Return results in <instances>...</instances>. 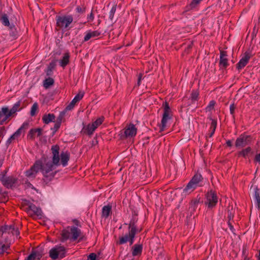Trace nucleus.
I'll use <instances>...</instances> for the list:
<instances>
[{
    "label": "nucleus",
    "instance_id": "obj_8",
    "mask_svg": "<svg viewBox=\"0 0 260 260\" xmlns=\"http://www.w3.org/2000/svg\"><path fill=\"white\" fill-rule=\"evenodd\" d=\"M41 167V160H37L29 170L25 171V176L31 180L34 179L40 170Z\"/></svg>",
    "mask_w": 260,
    "mask_h": 260
},
{
    "label": "nucleus",
    "instance_id": "obj_14",
    "mask_svg": "<svg viewBox=\"0 0 260 260\" xmlns=\"http://www.w3.org/2000/svg\"><path fill=\"white\" fill-rule=\"evenodd\" d=\"M252 57L251 53L249 52H245L243 56L241 58L238 63L237 64L236 68L240 71L244 68L248 63L249 59Z\"/></svg>",
    "mask_w": 260,
    "mask_h": 260
},
{
    "label": "nucleus",
    "instance_id": "obj_38",
    "mask_svg": "<svg viewBox=\"0 0 260 260\" xmlns=\"http://www.w3.org/2000/svg\"><path fill=\"white\" fill-rule=\"evenodd\" d=\"M104 119L105 118L103 116H101V117L98 118L95 121L92 123V126H96V128L102 124L104 120Z\"/></svg>",
    "mask_w": 260,
    "mask_h": 260
},
{
    "label": "nucleus",
    "instance_id": "obj_25",
    "mask_svg": "<svg viewBox=\"0 0 260 260\" xmlns=\"http://www.w3.org/2000/svg\"><path fill=\"white\" fill-rule=\"evenodd\" d=\"M96 126H93L92 125V123L88 124L86 126H84L82 132L83 133L85 134L88 135H91L93 132L95 130Z\"/></svg>",
    "mask_w": 260,
    "mask_h": 260
},
{
    "label": "nucleus",
    "instance_id": "obj_41",
    "mask_svg": "<svg viewBox=\"0 0 260 260\" xmlns=\"http://www.w3.org/2000/svg\"><path fill=\"white\" fill-rule=\"evenodd\" d=\"M76 12L79 14H84L85 12L86 7L84 5L78 6L76 9Z\"/></svg>",
    "mask_w": 260,
    "mask_h": 260
},
{
    "label": "nucleus",
    "instance_id": "obj_30",
    "mask_svg": "<svg viewBox=\"0 0 260 260\" xmlns=\"http://www.w3.org/2000/svg\"><path fill=\"white\" fill-rule=\"evenodd\" d=\"M202 0H192L191 3L185 7L184 12H187L196 8Z\"/></svg>",
    "mask_w": 260,
    "mask_h": 260
},
{
    "label": "nucleus",
    "instance_id": "obj_5",
    "mask_svg": "<svg viewBox=\"0 0 260 260\" xmlns=\"http://www.w3.org/2000/svg\"><path fill=\"white\" fill-rule=\"evenodd\" d=\"M66 249L61 245H56L49 251V256L53 260L58 258H62L66 256Z\"/></svg>",
    "mask_w": 260,
    "mask_h": 260
},
{
    "label": "nucleus",
    "instance_id": "obj_21",
    "mask_svg": "<svg viewBox=\"0 0 260 260\" xmlns=\"http://www.w3.org/2000/svg\"><path fill=\"white\" fill-rule=\"evenodd\" d=\"M55 118L54 114H45L42 117V120L44 123L48 124L51 122H55Z\"/></svg>",
    "mask_w": 260,
    "mask_h": 260
},
{
    "label": "nucleus",
    "instance_id": "obj_7",
    "mask_svg": "<svg viewBox=\"0 0 260 260\" xmlns=\"http://www.w3.org/2000/svg\"><path fill=\"white\" fill-rule=\"evenodd\" d=\"M252 140V138L250 135L242 134L237 138L235 142V146L238 148L244 147L250 144Z\"/></svg>",
    "mask_w": 260,
    "mask_h": 260
},
{
    "label": "nucleus",
    "instance_id": "obj_26",
    "mask_svg": "<svg viewBox=\"0 0 260 260\" xmlns=\"http://www.w3.org/2000/svg\"><path fill=\"white\" fill-rule=\"evenodd\" d=\"M112 213V206L108 205L104 206L102 208V216L105 218L108 217L110 214Z\"/></svg>",
    "mask_w": 260,
    "mask_h": 260
},
{
    "label": "nucleus",
    "instance_id": "obj_47",
    "mask_svg": "<svg viewBox=\"0 0 260 260\" xmlns=\"http://www.w3.org/2000/svg\"><path fill=\"white\" fill-rule=\"evenodd\" d=\"M61 124H59L57 122H55L54 125V127L51 128V130H52L53 132V135H54L59 128L60 127Z\"/></svg>",
    "mask_w": 260,
    "mask_h": 260
},
{
    "label": "nucleus",
    "instance_id": "obj_40",
    "mask_svg": "<svg viewBox=\"0 0 260 260\" xmlns=\"http://www.w3.org/2000/svg\"><path fill=\"white\" fill-rule=\"evenodd\" d=\"M199 92L197 90H193L191 92L190 99L192 101H197L198 100Z\"/></svg>",
    "mask_w": 260,
    "mask_h": 260
},
{
    "label": "nucleus",
    "instance_id": "obj_11",
    "mask_svg": "<svg viewBox=\"0 0 260 260\" xmlns=\"http://www.w3.org/2000/svg\"><path fill=\"white\" fill-rule=\"evenodd\" d=\"M28 122H24L22 125L19 128L7 141L6 145L7 147H8L13 141L19 138L21 134L22 131L23 129H27L28 127Z\"/></svg>",
    "mask_w": 260,
    "mask_h": 260
},
{
    "label": "nucleus",
    "instance_id": "obj_31",
    "mask_svg": "<svg viewBox=\"0 0 260 260\" xmlns=\"http://www.w3.org/2000/svg\"><path fill=\"white\" fill-rule=\"evenodd\" d=\"M209 119L211 121V126L210 128V133L208 134V136L211 138L214 135L215 129L217 126V120L213 119L212 117H209Z\"/></svg>",
    "mask_w": 260,
    "mask_h": 260
},
{
    "label": "nucleus",
    "instance_id": "obj_9",
    "mask_svg": "<svg viewBox=\"0 0 260 260\" xmlns=\"http://www.w3.org/2000/svg\"><path fill=\"white\" fill-rule=\"evenodd\" d=\"M206 197L205 205H207L209 208H212L215 207L218 201L215 192L213 190H210L207 193Z\"/></svg>",
    "mask_w": 260,
    "mask_h": 260
},
{
    "label": "nucleus",
    "instance_id": "obj_15",
    "mask_svg": "<svg viewBox=\"0 0 260 260\" xmlns=\"http://www.w3.org/2000/svg\"><path fill=\"white\" fill-rule=\"evenodd\" d=\"M0 180L7 188L11 187L17 181V179L13 176L6 177L5 175H3Z\"/></svg>",
    "mask_w": 260,
    "mask_h": 260
},
{
    "label": "nucleus",
    "instance_id": "obj_54",
    "mask_svg": "<svg viewBox=\"0 0 260 260\" xmlns=\"http://www.w3.org/2000/svg\"><path fill=\"white\" fill-rule=\"evenodd\" d=\"M193 46V43L191 42L189 45H188L187 48L185 49V51L188 53L189 50L192 48Z\"/></svg>",
    "mask_w": 260,
    "mask_h": 260
},
{
    "label": "nucleus",
    "instance_id": "obj_56",
    "mask_svg": "<svg viewBox=\"0 0 260 260\" xmlns=\"http://www.w3.org/2000/svg\"><path fill=\"white\" fill-rule=\"evenodd\" d=\"M24 183L28 187L31 188L32 189H35L33 185L28 180L25 181Z\"/></svg>",
    "mask_w": 260,
    "mask_h": 260
},
{
    "label": "nucleus",
    "instance_id": "obj_53",
    "mask_svg": "<svg viewBox=\"0 0 260 260\" xmlns=\"http://www.w3.org/2000/svg\"><path fill=\"white\" fill-rule=\"evenodd\" d=\"M88 21H92L94 19V15L92 12H91L89 15L87 16Z\"/></svg>",
    "mask_w": 260,
    "mask_h": 260
},
{
    "label": "nucleus",
    "instance_id": "obj_51",
    "mask_svg": "<svg viewBox=\"0 0 260 260\" xmlns=\"http://www.w3.org/2000/svg\"><path fill=\"white\" fill-rule=\"evenodd\" d=\"M25 260H36L35 253L32 251L26 258Z\"/></svg>",
    "mask_w": 260,
    "mask_h": 260
},
{
    "label": "nucleus",
    "instance_id": "obj_32",
    "mask_svg": "<svg viewBox=\"0 0 260 260\" xmlns=\"http://www.w3.org/2000/svg\"><path fill=\"white\" fill-rule=\"evenodd\" d=\"M70 53L69 52H66L64 54L62 58L60 60L59 64L61 67L64 68L66 67L70 61Z\"/></svg>",
    "mask_w": 260,
    "mask_h": 260
},
{
    "label": "nucleus",
    "instance_id": "obj_52",
    "mask_svg": "<svg viewBox=\"0 0 260 260\" xmlns=\"http://www.w3.org/2000/svg\"><path fill=\"white\" fill-rule=\"evenodd\" d=\"M34 253H35V255L36 259L40 260L42 256V254L38 251H34Z\"/></svg>",
    "mask_w": 260,
    "mask_h": 260
},
{
    "label": "nucleus",
    "instance_id": "obj_17",
    "mask_svg": "<svg viewBox=\"0 0 260 260\" xmlns=\"http://www.w3.org/2000/svg\"><path fill=\"white\" fill-rule=\"evenodd\" d=\"M227 56L228 54L226 51L220 50V59L219 64L220 68L226 69L229 66Z\"/></svg>",
    "mask_w": 260,
    "mask_h": 260
},
{
    "label": "nucleus",
    "instance_id": "obj_43",
    "mask_svg": "<svg viewBox=\"0 0 260 260\" xmlns=\"http://www.w3.org/2000/svg\"><path fill=\"white\" fill-rule=\"evenodd\" d=\"M116 5H114L112 8H111L110 12H109V18L110 19H111V20L113 19V17H114V15L115 13V11H116Z\"/></svg>",
    "mask_w": 260,
    "mask_h": 260
},
{
    "label": "nucleus",
    "instance_id": "obj_60",
    "mask_svg": "<svg viewBox=\"0 0 260 260\" xmlns=\"http://www.w3.org/2000/svg\"><path fill=\"white\" fill-rule=\"evenodd\" d=\"M5 131V127L2 126L0 128V137L3 136L4 131Z\"/></svg>",
    "mask_w": 260,
    "mask_h": 260
},
{
    "label": "nucleus",
    "instance_id": "obj_12",
    "mask_svg": "<svg viewBox=\"0 0 260 260\" xmlns=\"http://www.w3.org/2000/svg\"><path fill=\"white\" fill-rule=\"evenodd\" d=\"M137 129L135 125L131 123L125 128L123 134H121V138L125 139L128 137H133L137 134Z\"/></svg>",
    "mask_w": 260,
    "mask_h": 260
},
{
    "label": "nucleus",
    "instance_id": "obj_23",
    "mask_svg": "<svg viewBox=\"0 0 260 260\" xmlns=\"http://www.w3.org/2000/svg\"><path fill=\"white\" fill-rule=\"evenodd\" d=\"M2 115H4L5 117L1 120V124H3V123L13 114L12 113L11 109L9 110L8 107H3L2 108Z\"/></svg>",
    "mask_w": 260,
    "mask_h": 260
},
{
    "label": "nucleus",
    "instance_id": "obj_48",
    "mask_svg": "<svg viewBox=\"0 0 260 260\" xmlns=\"http://www.w3.org/2000/svg\"><path fill=\"white\" fill-rule=\"evenodd\" d=\"M11 234L13 235H16V236H19L20 232L19 231L18 228H15V226H14L11 232Z\"/></svg>",
    "mask_w": 260,
    "mask_h": 260
},
{
    "label": "nucleus",
    "instance_id": "obj_34",
    "mask_svg": "<svg viewBox=\"0 0 260 260\" xmlns=\"http://www.w3.org/2000/svg\"><path fill=\"white\" fill-rule=\"evenodd\" d=\"M199 204V201L197 199L193 200L190 203V206L189 209L190 210L191 212H193L196 211V209L198 207V205Z\"/></svg>",
    "mask_w": 260,
    "mask_h": 260
},
{
    "label": "nucleus",
    "instance_id": "obj_33",
    "mask_svg": "<svg viewBox=\"0 0 260 260\" xmlns=\"http://www.w3.org/2000/svg\"><path fill=\"white\" fill-rule=\"evenodd\" d=\"M54 83V80L51 77L46 78L43 81V86L45 89L48 88L50 86L53 85Z\"/></svg>",
    "mask_w": 260,
    "mask_h": 260
},
{
    "label": "nucleus",
    "instance_id": "obj_3",
    "mask_svg": "<svg viewBox=\"0 0 260 260\" xmlns=\"http://www.w3.org/2000/svg\"><path fill=\"white\" fill-rule=\"evenodd\" d=\"M203 178L200 174L196 173L188 182L183 189L184 193H190L193 191L197 186L203 185Z\"/></svg>",
    "mask_w": 260,
    "mask_h": 260
},
{
    "label": "nucleus",
    "instance_id": "obj_62",
    "mask_svg": "<svg viewBox=\"0 0 260 260\" xmlns=\"http://www.w3.org/2000/svg\"><path fill=\"white\" fill-rule=\"evenodd\" d=\"M226 144L227 146L229 147L232 146V143L231 140H228L226 142Z\"/></svg>",
    "mask_w": 260,
    "mask_h": 260
},
{
    "label": "nucleus",
    "instance_id": "obj_22",
    "mask_svg": "<svg viewBox=\"0 0 260 260\" xmlns=\"http://www.w3.org/2000/svg\"><path fill=\"white\" fill-rule=\"evenodd\" d=\"M101 35V31L99 30L94 31H89L87 32L84 38V42H87L92 38H95L100 36Z\"/></svg>",
    "mask_w": 260,
    "mask_h": 260
},
{
    "label": "nucleus",
    "instance_id": "obj_42",
    "mask_svg": "<svg viewBox=\"0 0 260 260\" xmlns=\"http://www.w3.org/2000/svg\"><path fill=\"white\" fill-rule=\"evenodd\" d=\"M10 36H11L13 39H15L17 38L18 36V32L16 30V28L14 27H11L10 28Z\"/></svg>",
    "mask_w": 260,
    "mask_h": 260
},
{
    "label": "nucleus",
    "instance_id": "obj_49",
    "mask_svg": "<svg viewBox=\"0 0 260 260\" xmlns=\"http://www.w3.org/2000/svg\"><path fill=\"white\" fill-rule=\"evenodd\" d=\"M87 260H96V254L95 253H91L88 255Z\"/></svg>",
    "mask_w": 260,
    "mask_h": 260
},
{
    "label": "nucleus",
    "instance_id": "obj_13",
    "mask_svg": "<svg viewBox=\"0 0 260 260\" xmlns=\"http://www.w3.org/2000/svg\"><path fill=\"white\" fill-rule=\"evenodd\" d=\"M137 233H139V232L128 231V234H126L124 236L119 237V240L117 242V244L121 245L129 241V245H132L134 242L135 235Z\"/></svg>",
    "mask_w": 260,
    "mask_h": 260
},
{
    "label": "nucleus",
    "instance_id": "obj_19",
    "mask_svg": "<svg viewBox=\"0 0 260 260\" xmlns=\"http://www.w3.org/2000/svg\"><path fill=\"white\" fill-rule=\"evenodd\" d=\"M84 96L83 92H79L72 100L71 102L66 107V110H72L75 104L80 101Z\"/></svg>",
    "mask_w": 260,
    "mask_h": 260
},
{
    "label": "nucleus",
    "instance_id": "obj_18",
    "mask_svg": "<svg viewBox=\"0 0 260 260\" xmlns=\"http://www.w3.org/2000/svg\"><path fill=\"white\" fill-rule=\"evenodd\" d=\"M51 150L52 153V160L55 164H60V157L59 155V147L58 145L51 146Z\"/></svg>",
    "mask_w": 260,
    "mask_h": 260
},
{
    "label": "nucleus",
    "instance_id": "obj_28",
    "mask_svg": "<svg viewBox=\"0 0 260 260\" xmlns=\"http://www.w3.org/2000/svg\"><path fill=\"white\" fill-rule=\"evenodd\" d=\"M132 250L133 256L141 255L142 252L143 246L142 244H135L133 246Z\"/></svg>",
    "mask_w": 260,
    "mask_h": 260
},
{
    "label": "nucleus",
    "instance_id": "obj_58",
    "mask_svg": "<svg viewBox=\"0 0 260 260\" xmlns=\"http://www.w3.org/2000/svg\"><path fill=\"white\" fill-rule=\"evenodd\" d=\"M233 217H234V215H233L232 212H230L229 211H228V218L229 219V221H230L232 219H233Z\"/></svg>",
    "mask_w": 260,
    "mask_h": 260
},
{
    "label": "nucleus",
    "instance_id": "obj_45",
    "mask_svg": "<svg viewBox=\"0 0 260 260\" xmlns=\"http://www.w3.org/2000/svg\"><path fill=\"white\" fill-rule=\"evenodd\" d=\"M236 108V105L233 103L230 105V111L231 115H232L233 118L235 119V110Z\"/></svg>",
    "mask_w": 260,
    "mask_h": 260
},
{
    "label": "nucleus",
    "instance_id": "obj_16",
    "mask_svg": "<svg viewBox=\"0 0 260 260\" xmlns=\"http://www.w3.org/2000/svg\"><path fill=\"white\" fill-rule=\"evenodd\" d=\"M28 207L26 208V211L28 213L32 212L34 215L37 216H42V210L40 208L37 207L35 204L28 202L27 203Z\"/></svg>",
    "mask_w": 260,
    "mask_h": 260
},
{
    "label": "nucleus",
    "instance_id": "obj_6",
    "mask_svg": "<svg viewBox=\"0 0 260 260\" xmlns=\"http://www.w3.org/2000/svg\"><path fill=\"white\" fill-rule=\"evenodd\" d=\"M56 21L57 26L62 29H67L70 24L72 23L73 17L71 15L57 16Z\"/></svg>",
    "mask_w": 260,
    "mask_h": 260
},
{
    "label": "nucleus",
    "instance_id": "obj_27",
    "mask_svg": "<svg viewBox=\"0 0 260 260\" xmlns=\"http://www.w3.org/2000/svg\"><path fill=\"white\" fill-rule=\"evenodd\" d=\"M254 198L257 208L260 209V190L257 186L254 188Z\"/></svg>",
    "mask_w": 260,
    "mask_h": 260
},
{
    "label": "nucleus",
    "instance_id": "obj_44",
    "mask_svg": "<svg viewBox=\"0 0 260 260\" xmlns=\"http://www.w3.org/2000/svg\"><path fill=\"white\" fill-rule=\"evenodd\" d=\"M8 248V247L3 243V242L0 240V254L6 251Z\"/></svg>",
    "mask_w": 260,
    "mask_h": 260
},
{
    "label": "nucleus",
    "instance_id": "obj_36",
    "mask_svg": "<svg viewBox=\"0 0 260 260\" xmlns=\"http://www.w3.org/2000/svg\"><path fill=\"white\" fill-rule=\"evenodd\" d=\"M67 111L68 110H66V108H65V109L63 111L60 112L58 116L57 117V118L56 119V121L55 120V122H57V123L61 124V123L62 122V119L65 115V114Z\"/></svg>",
    "mask_w": 260,
    "mask_h": 260
},
{
    "label": "nucleus",
    "instance_id": "obj_39",
    "mask_svg": "<svg viewBox=\"0 0 260 260\" xmlns=\"http://www.w3.org/2000/svg\"><path fill=\"white\" fill-rule=\"evenodd\" d=\"M20 101H18L15 103L13 107L11 109V112L13 114L21 109V108H20Z\"/></svg>",
    "mask_w": 260,
    "mask_h": 260
},
{
    "label": "nucleus",
    "instance_id": "obj_37",
    "mask_svg": "<svg viewBox=\"0 0 260 260\" xmlns=\"http://www.w3.org/2000/svg\"><path fill=\"white\" fill-rule=\"evenodd\" d=\"M38 110V104L36 102L32 105V106L31 108L30 113V115L31 116H34L35 115H36Z\"/></svg>",
    "mask_w": 260,
    "mask_h": 260
},
{
    "label": "nucleus",
    "instance_id": "obj_59",
    "mask_svg": "<svg viewBox=\"0 0 260 260\" xmlns=\"http://www.w3.org/2000/svg\"><path fill=\"white\" fill-rule=\"evenodd\" d=\"M254 161L257 162H260V153L258 154H256L254 158Z\"/></svg>",
    "mask_w": 260,
    "mask_h": 260
},
{
    "label": "nucleus",
    "instance_id": "obj_57",
    "mask_svg": "<svg viewBox=\"0 0 260 260\" xmlns=\"http://www.w3.org/2000/svg\"><path fill=\"white\" fill-rule=\"evenodd\" d=\"M142 76L143 75L142 74H139V75L138 81H137V84L138 86H139L140 85L141 81L142 78Z\"/></svg>",
    "mask_w": 260,
    "mask_h": 260
},
{
    "label": "nucleus",
    "instance_id": "obj_24",
    "mask_svg": "<svg viewBox=\"0 0 260 260\" xmlns=\"http://www.w3.org/2000/svg\"><path fill=\"white\" fill-rule=\"evenodd\" d=\"M13 227V224L2 226L0 227V236H2L4 234H6L7 233L8 234H11Z\"/></svg>",
    "mask_w": 260,
    "mask_h": 260
},
{
    "label": "nucleus",
    "instance_id": "obj_50",
    "mask_svg": "<svg viewBox=\"0 0 260 260\" xmlns=\"http://www.w3.org/2000/svg\"><path fill=\"white\" fill-rule=\"evenodd\" d=\"M215 104V102L214 101H210L206 109H208L209 111L211 110V109H213Z\"/></svg>",
    "mask_w": 260,
    "mask_h": 260
},
{
    "label": "nucleus",
    "instance_id": "obj_29",
    "mask_svg": "<svg viewBox=\"0 0 260 260\" xmlns=\"http://www.w3.org/2000/svg\"><path fill=\"white\" fill-rule=\"evenodd\" d=\"M61 164L63 167H66L68 165V162L70 159V154L68 152H62L60 154Z\"/></svg>",
    "mask_w": 260,
    "mask_h": 260
},
{
    "label": "nucleus",
    "instance_id": "obj_4",
    "mask_svg": "<svg viewBox=\"0 0 260 260\" xmlns=\"http://www.w3.org/2000/svg\"><path fill=\"white\" fill-rule=\"evenodd\" d=\"M162 106L164 107V113L161 123L159 125L160 132H162L165 130L167 126L168 121L171 119L173 116L172 110L169 106V103L166 101L163 103Z\"/></svg>",
    "mask_w": 260,
    "mask_h": 260
},
{
    "label": "nucleus",
    "instance_id": "obj_46",
    "mask_svg": "<svg viewBox=\"0 0 260 260\" xmlns=\"http://www.w3.org/2000/svg\"><path fill=\"white\" fill-rule=\"evenodd\" d=\"M56 65V61L53 60L49 63L47 69L51 70L53 71L55 69Z\"/></svg>",
    "mask_w": 260,
    "mask_h": 260
},
{
    "label": "nucleus",
    "instance_id": "obj_2",
    "mask_svg": "<svg viewBox=\"0 0 260 260\" xmlns=\"http://www.w3.org/2000/svg\"><path fill=\"white\" fill-rule=\"evenodd\" d=\"M41 167H40V171L44 175L45 178H44L43 180L45 181L46 179L50 181L54 177L56 174V171L51 172L50 173H49L55 169L56 167L60 165V164H55L54 163L53 160L52 161L45 160L44 164H43L41 161Z\"/></svg>",
    "mask_w": 260,
    "mask_h": 260
},
{
    "label": "nucleus",
    "instance_id": "obj_1",
    "mask_svg": "<svg viewBox=\"0 0 260 260\" xmlns=\"http://www.w3.org/2000/svg\"><path fill=\"white\" fill-rule=\"evenodd\" d=\"M83 237L81 236V230L78 228L74 226H68L61 231L60 241L64 242L68 239L75 241L79 238L78 242H80L83 240Z\"/></svg>",
    "mask_w": 260,
    "mask_h": 260
},
{
    "label": "nucleus",
    "instance_id": "obj_64",
    "mask_svg": "<svg viewBox=\"0 0 260 260\" xmlns=\"http://www.w3.org/2000/svg\"><path fill=\"white\" fill-rule=\"evenodd\" d=\"M2 190L0 188V201H2L3 194L2 193Z\"/></svg>",
    "mask_w": 260,
    "mask_h": 260
},
{
    "label": "nucleus",
    "instance_id": "obj_20",
    "mask_svg": "<svg viewBox=\"0 0 260 260\" xmlns=\"http://www.w3.org/2000/svg\"><path fill=\"white\" fill-rule=\"evenodd\" d=\"M43 129L41 128H31L28 132L27 138L31 140L35 139L36 136L40 137L42 135Z\"/></svg>",
    "mask_w": 260,
    "mask_h": 260
},
{
    "label": "nucleus",
    "instance_id": "obj_61",
    "mask_svg": "<svg viewBox=\"0 0 260 260\" xmlns=\"http://www.w3.org/2000/svg\"><path fill=\"white\" fill-rule=\"evenodd\" d=\"M228 225H229V228H230V230H231L232 231H233V230H234V227H233V226L232 225V223H231L230 221H228Z\"/></svg>",
    "mask_w": 260,
    "mask_h": 260
},
{
    "label": "nucleus",
    "instance_id": "obj_10",
    "mask_svg": "<svg viewBox=\"0 0 260 260\" xmlns=\"http://www.w3.org/2000/svg\"><path fill=\"white\" fill-rule=\"evenodd\" d=\"M138 221V213L136 211H134L132 214V217L128 224V231L136 232L140 233L142 231V228L139 229L136 223Z\"/></svg>",
    "mask_w": 260,
    "mask_h": 260
},
{
    "label": "nucleus",
    "instance_id": "obj_63",
    "mask_svg": "<svg viewBox=\"0 0 260 260\" xmlns=\"http://www.w3.org/2000/svg\"><path fill=\"white\" fill-rule=\"evenodd\" d=\"M98 143L96 138H94V140L92 141V146L96 145Z\"/></svg>",
    "mask_w": 260,
    "mask_h": 260
},
{
    "label": "nucleus",
    "instance_id": "obj_55",
    "mask_svg": "<svg viewBox=\"0 0 260 260\" xmlns=\"http://www.w3.org/2000/svg\"><path fill=\"white\" fill-rule=\"evenodd\" d=\"M45 72L46 73V75L49 77L52 76L53 74V71L48 69H46Z\"/></svg>",
    "mask_w": 260,
    "mask_h": 260
},
{
    "label": "nucleus",
    "instance_id": "obj_35",
    "mask_svg": "<svg viewBox=\"0 0 260 260\" xmlns=\"http://www.w3.org/2000/svg\"><path fill=\"white\" fill-rule=\"evenodd\" d=\"M251 151V149L250 147H248L245 149L239 151L238 153V156H243L244 157H246V156Z\"/></svg>",
    "mask_w": 260,
    "mask_h": 260
}]
</instances>
